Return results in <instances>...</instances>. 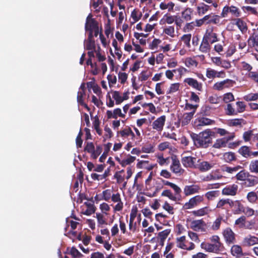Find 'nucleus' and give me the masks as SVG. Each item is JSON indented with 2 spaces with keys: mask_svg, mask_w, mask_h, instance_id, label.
<instances>
[{
  "mask_svg": "<svg viewBox=\"0 0 258 258\" xmlns=\"http://www.w3.org/2000/svg\"><path fill=\"white\" fill-rule=\"evenodd\" d=\"M201 247L202 249L209 252L217 253L220 250V248L217 247L216 245H214L213 243H210L208 242H202L201 244Z\"/></svg>",
  "mask_w": 258,
  "mask_h": 258,
  "instance_id": "26",
  "label": "nucleus"
},
{
  "mask_svg": "<svg viewBox=\"0 0 258 258\" xmlns=\"http://www.w3.org/2000/svg\"><path fill=\"white\" fill-rule=\"evenodd\" d=\"M239 153L245 157L250 156V150L247 146L241 147L239 150Z\"/></svg>",
  "mask_w": 258,
  "mask_h": 258,
  "instance_id": "56",
  "label": "nucleus"
},
{
  "mask_svg": "<svg viewBox=\"0 0 258 258\" xmlns=\"http://www.w3.org/2000/svg\"><path fill=\"white\" fill-rule=\"evenodd\" d=\"M93 36L89 34L88 39L84 42L85 48L89 50L88 54L90 57H94V51L96 50L95 41L93 39Z\"/></svg>",
  "mask_w": 258,
  "mask_h": 258,
  "instance_id": "8",
  "label": "nucleus"
},
{
  "mask_svg": "<svg viewBox=\"0 0 258 258\" xmlns=\"http://www.w3.org/2000/svg\"><path fill=\"white\" fill-rule=\"evenodd\" d=\"M242 123H244V120L242 119L236 118L231 119L228 121V124L232 126L240 125Z\"/></svg>",
  "mask_w": 258,
  "mask_h": 258,
  "instance_id": "60",
  "label": "nucleus"
},
{
  "mask_svg": "<svg viewBox=\"0 0 258 258\" xmlns=\"http://www.w3.org/2000/svg\"><path fill=\"white\" fill-rule=\"evenodd\" d=\"M175 243L177 247L184 250H191L195 248V244L186 240L185 236L177 237L175 239Z\"/></svg>",
  "mask_w": 258,
  "mask_h": 258,
  "instance_id": "3",
  "label": "nucleus"
},
{
  "mask_svg": "<svg viewBox=\"0 0 258 258\" xmlns=\"http://www.w3.org/2000/svg\"><path fill=\"white\" fill-rule=\"evenodd\" d=\"M229 13L235 17H239L241 14L240 11L237 7L234 6H225L222 9L221 16L222 18H225L227 17Z\"/></svg>",
  "mask_w": 258,
  "mask_h": 258,
  "instance_id": "5",
  "label": "nucleus"
},
{
  "mask_svg": "<svg viewBox=\"0 0 258 258\" xmlns=\"http://www.w3.org/2000/svg\"><path fill=\"white\" fill-rule=\"evenodd\" d=\"M244 99L247 101H255L258 99V93H249L243 97Z\"/></svg>",
  "mask_w": 258,
  "mask_h": 258,
  "instance_id": "62",
  "label": "nucleus"
},
{
  "mask_svg": "<svg viewBox=\"0 0 258 258\" xmlns=\"http://www.w3.org/2000/svg\"><path fill=\"white\" fill-rule=\"evenodd\" d=\"M170 170L178 176L182 175L184 171V170L181 167L179 161L175 159L172 160L170 165Z\"/></svg>",
  "mask_w": 258,
  "mask_h": 258,
  "instance_id": "18",
  "label": "nucleus"
},
{
  "mask_svg": "<svg viewBox=\"0 0 258 258\" xmlns=\"http://www.w3.org/2000/svg\"><path fill=\"white\" fill-rule=\"evenodd\" d=\"M129 92H125L120 93L117 91H114L112 92V98L115 101L116 104H120L123 101L126 100L129 98Z\"/></svg>",
  "mask_w": 258,
  "mask_h": 258,
  "instance_id": "9",
  "label": "nucleus"
},
{
  "mask_svg": "<svg viewBox=\"0 0 258 258\" xmlns=\"http://www.w3.org/2000/svg\"><path fill=\"white\" fill-rule=\"evenodd\" d=\"M192 13V9L190 8H187L182 12V17L186 21H189L191 19Z\"/></svg>",
  "mask_w": 258,
  "mask_h": 258,
  "instance_id": "48",
  "label": "nucleus"
},
{
  "mask_svg": "<svg viewBox=\"0 0 258 258\" xmlns=\"http://www.w3.org/2000/svg\"><path fill=\"white\" fill-rule=\"evenodd\" d=\"M231 254L237 257H240L243 255V251L242 247L239 245H233L231 248Z\"/></svg>",
  "mask_w": 258,
  "mask_h": 258,
  "instance_id": "33",
  "label": "nucleus"
},
{
  "mask_svg": "<svg viewBox=\"0 0 258 258\" xmlns=\"http://www.w3.org/2000/svg\"><path fill=\"white\" fill-rule=\"evenodd\" d=\"M209 15L210 17V19L208 20H207L208 21L207 22V24L213 23L215 24H217L219 23V22L220 21V17L219 16L215 15L213 14H211Z\"/></svg>",
  "mask_w": 258,
  "mask_h": 258,
  "instance_id": "52",
  "label": "nucleus"
},
{
  "mask_svg": "<svg viewBox=\"0 0 258 258\" xmlns=\"http://www.w3.org/2000/svg\"><path fill=\"white\" fill-rule=\"evenodd\" d=\"M152 75V73L149 70L142 71L138 76V80L141 82L147 81Z\"/></svg>",
  "mask_w": 258,
  "mask_h": 258,
  "instance_id": "36",
  "label": "nucleus"
},
{
  "mask_svg": "<svg viewBox=\"0 0 258 258\" xmlns=\"http://www.w3.org/2000/svg\"><path fill=\"white\" fill-rule=\"evenodd\" d=\"M176 16L166 14L159 21L160 25H171L175 21Z\"/></svg>",
  "mask_w": 258,
  "mask_h": 258,
  "instance_id": "25",
  "label": "nucleus"
},
{
  "mask_svg": "<svg viewBox=\"0 0 258 258\" xmlns=\"http://www.w3.org/2000/svg\"><path fill=\"white\" fill-rule=\"evenodd\" d=\"M211 212V209L207 206L192 211V214L196 217H202L208 215Z\"/></svg>",
  "mask_w": 258,
  "mask_h": 258,
  "instance_id": "29",
  "label": "nucleus"
},
{
  "mask_svg": "<svg viewBox=\"0 0 258 258\" xmlns=\"http://www.w3.org/2000/svg\"><path fill=\"white\" fill-rule=\"evenodd\" d=\"M190 227L194 231L202 232H207L208 229L207 224L202 219L195 220L191 221Z\"/></svg>",
  "mask_w": 258,
  "mask_h": 258,
  "instance_id": "4",
  "label": "nucleus"
},
{
  "mask_svg": "<svg viewBox=\"0 0 258 258\" xmlns=\"http://www.w3.org/2000/svg\"><path fill=\"white\" fill-rule=\"evenodd\" d=\"M175 5L172 2H169L167 3L162 2L160 4V9L162 10H168L169 12L172 11Z\"/></svg>",
  "mask_w": 258,
  "mask_h": 258,
  "instance_id": "45",
  "label": "nucleus"
},
{
  "mask_svg": "<svg viewBox=\"0 0 258 258\" xmlns=\"http://www.w3.org/2000/svg\"><path fill=\"white\" fill-rule=\"evenodd\" d=\"M201 189L200 186L197 184L185 185L183 188V193L185 196L198 194Z\"/></svg>",
  "mask_w": 258,
  "mask_h": 258,
  "instance_id": "16",
  "label": "nucleus"
},
{
  "mask_svg": "<svg viewBox=\"0 0 258 258\" xmlns=\"http://www.w3.org/2000/svg\"><path fill=\"white\" fill-rule=\"evenodd\" d=\"M210 43L203 38L200 46V50L203 53L209 52L211 49Z\"/></svg>",
  "mask_w": 258,
  "mask_h": 258,
  "instance_id": "40",
  "label": "nucleus"
},
{
  "mask_svg": "<svg viewBox=\"0 0 258 258\" xmlns=\"http://www.w3.org/2000/svg\"><path fill=\"white\" fill-rule=\"evenodd\" d=\"M204 40H207L209 43L212 44L218 41L217 34L213 32L212 27L207 29L206 32L203 37Z\"/></svg>",
  "mask_w": 258,
  "mask_h": 258,
  "instance_id": "15",
  "label": "nucleus"
},
{
  "mask_svg": "<svg viewBox=\"0 0 258 258\" xmlns=\"http://www.w3.org/2000/svg\"><path fill=\"white\" fill-rule=\"evenodd\" d=\"M93 127L99 135H102V131L100 128V121L98 117L95 116L93 119Z\"/></svg>",
  "mask_w": 258,
  "mask_h": 258,
  "instance_id": "47",
  "label": "nucleus"
},
{
  "mask_svg": "<svg viewBox=\"0 0 258 258\" xmlns=\"http://www.w3.org/2000/svg\"><path fill=\"white\" fill-rule=\"evenodd\" d=\"M223 235L227 243H233L235 242V234L230 228H227L223 230Z\"/></svg>",
  "mask_w": 258,
  "mask_h": 258,
  "instance_id": "20",
  "label": "nucleus"
},
{
  "mask_svg": "<svg viewBox=\"0 0 258 258\" xmlns=\"http://www.w3.org/2000/svg\"><path fill=\"white\" fill-rule=\"evenodd\" d=\"M238 188V185L235 184L227 185L222 189V194L225 196H235L237 194Z\"/></svg>",
  "mask_w": 258,
  "mask_h": 258,
  "instance_id": "19",
  "label": "nucleus"
},
{
  "mask_svg": "<svg viewBox=\"0 0 258 258\" xmlns=\"http://www.w3.org/2000/svg\"><path fill=\"white\" fill-rule=\"evenodd\" d=\"M230 208L234 214H240L243 211L244 206L239 200L233 201L231 200Z\"/></svg>",
  "mask_w": 258,
  "mask_h": 258,
  "instance_id": "12",
  "label": "nucleus"
},
{
  "mask_svg": "<svg viewBox=\"0 0 258 258\" xmlns=\"http://www.w3.org/2000/svg\"><path fill=\"white\" fill-rule=\"evenodd\" d=\"M234 81L226 79L222 81L217 82L215 83L213 86L214 90L221 91L225 88H228L233 85Z\"/></svg>",
  "mask_w": 258,
  "mask_h": 258,
  "instance_id": "10",
  "label": "nucleus"
},
{
  "mask_svg": "<svg viewBox=\"0 0 258 258\" xmlns=\"http://www.w3.org/2000/svg\"><path fill=\"white\" fill-rule=\"evenodd\" d=\"M136 160V157L132 156H128L122 160H118L120 164L123 166H126L133 163Z\"/></svg>",
  "mask_w": 258,
  "mask_h": 258,
  "instance_id": "44",
  "label": "nucleus"
},
{
  "mask_svg": "<svg viewBox=\"0 0 258 258\" xmlns=\"http://www.w3.org/2000/svg\"><path fill=\"white\" fill-rule=\"evenodd\" d=\"M117 136H120L123 138H126L128 137H131L132 139H133L134 138H135V135L130 127H126L120 131L117 132Z\"/></svg>",
  "mask_w": 258,
  "mask_h": 258,
  "instance_id": "28",
  "label": "nucleus"
},
{
  "mask_svg": "<svg viewBox=\"0 0 258 258\" xmlns=\"http://www.w3.org/2000/svg\"><path fill=\"white\" fill-rule=\"evenodd\" d=\"M177 31L174 26H164L163 28L162 33L163 35L173 38L177 36Z\"/></svg>",
  "mask_w": 258,
  "mask_h": 258,
  "instance_id": "22",
  "label": "nucleus"
},
{
  "mask_svg": "<svg viewBox=\"0 0 258 258\" xmlns=\"http://www.w3.org/2000/svg\"><path fill=\"white\" fill-rule=\"evenodd\" d=\"M161 196L167 197L170 200L174 202H176L177 200L176 196L174 195L173 194L169 189L164 190L161 193Z\"/></svg>",
  "mask_w": 258,
  "mask_h": 258,
  "instance_id": "50",
  "label": "nucleus"
},
{
  "mask_svg": "<svg viewBox=\"0 0 258 258\" xmlns=\"http://www.w3.org/2000/svg\"><path fill=\"white\" fill-rule=\"evenodd\" d=\"M248 175V173H246L244 170H241L236 174V178L238 180L244 181L246 179Z\"/></svg>",
  "mask_w": 258,
  "mask_h": 258,
  "instance_id": "64",
  "label": "nucleus"
},
{
  "mask_svg": "<svg viewBox=\"0 0 258 258\" xmlns=\"http://www.w3.org/2000/svg\"><path fill=\"white\" fill-rule=\"evenodd\" d=\"M233 24H235L242 32H245L247 30L246 25L240 19H236L233 20Z\"/></svg>",
  "mask_w": 258,
  "mask_h": 258,
  "instance_id": "42",
  "label": "nucleus"
},
{
  "mask_svg": "<svg viewBox=\"0 0 258 258\" xmlns=\"http://www.w3.org/2000/svg\"><path fill=\"white\" fill-rule=\"evenodd\" d=\"M214 122L213 120L206 117H200L195 121V124L197 126L210 125Z\"/></svg>",
  "mask_w": 258,
  "mask_h": 258,
  "instance_id": "35",
  "label": "nucleus"
},
{
  "mask_svg": "<svg viewBox=\"0 0 258 258\" xmlns=\"http://www.w3.org/2000/svg\"><path fill=\"white\" fill-rule=\"evenodd\" d=\"M85 204L87 206V209L84 211V214L89 216L95 213L96 208L94 204L90 203H86Z\"/></svg>",
  "mask_w": 258,
  "mask_h": 258,
  "instance_id": "46",
  "label": "nucleus"
},
{
  "mask_svg": "<svg viewBox=\"0 0 258 258\" xmlns=\"http://www.w3.org/2000/svg\"><path fill=\"white\" fill-rule=\"evenodd\" d=\"M179 83H173L171 84L168 90L167 91V94H172L178 91L179 88Z\"/></svg>",
  "mask_w": 258,
  "mask_h": 258,
  "instance_id": "59",
  "label": "nucleus"
},
{
  "mask_svg": "<svg viewBox=\"0 0 258 258\" xmlns=\"http://www.w3.org/2000/svg\"><path fill=\"white\" fill-rule=\"evenodd\" d=\"M99 208L101 212L106 215H108V212L110 210V206L106 203L101 204Z\"/></svg>",
  "mask_w": 258,
  "mask_h": 258,
  "instance_id": "63",
  "label": "nucleus"
},
{
  "mask_svg": "<svg viewBox=\"0 0 258 258\" xmlns=\"http://www.w3.org/2000/svg\"><path fill=\"white\" fill-rule=\"evenodd\" d=\"M223 176L221 174L219 169L212 171L209 174L204 176L203 180L204 181H215L221 179Z\"/></svg>",
  "mask_w": 258,
  "mask_h": 258,
  "instance_id": "17",
  "label": "nucleus"
},
{
  "mask_svg": "<svg viewBox=\"0 0 258 258\" xmlns=\"http://www.w3.org/2000/svg\"><path fill=\"white\" fill-rule=\"evenodd\" d=\"M165 120L166 116L165 115H162L157 118L152 123V126L153 129L159 132H161L163 129Z\"/></svg>",
  "mask_w": 258,
  "mask_h": 258,
  "instance_id": "14",
  "label": "nucleus"
},
{
  "mask_svg": "<svg viewBox=\"0 0 258 258\" xmlns=\"http://www.w3.org/2000/svg\"><path fill=\"white\" fill-rule=\"evenodd\" d=\"M142 16V14L139 11L134 10L132 12L131 23L133 24L139 21Z\"/></svg>",
  "mask_w": 258,
  "mask_h": 258,
  "instance_id": "37",
  "label": "nucleus"
},
{
  "mask_svg": "<svg viewBox=\"0 0 258 258\" xmlns=\"http://www.w3.org/2000/svg\"><path fill=\"white\" fill-rule=\"evenodd\" d=\"M248 45L250 47H254L255 50L258 52V33L254 32L248 39Z\"/></svg>",
  "mask_w": 258,
  "mask_h": 258,
  "instance_id": "30",
  "label": "nucleus"
},
{
  "mask_svg": "<svg viewBox=\"0 0 258 258\" xmlns=\"http://www.w3.org/2000/svg\"><path fill=\"white\" fill-rule=\"evenodd\" d=\"M161 40L159 39L155 38L149 44V48L151 50H156L158 45L161 43Z\"/></svg>",
  "mask_w": 258,
  "mask_h": 258,
  "instance_id": "61",
  "label": "nucleus"
},
{
  "mask_svg": "<svg viewBox=\"0 0 258 258\" xmlns=\"http://www.w3.org/2000/svg\"><path fill=\"white\" fill-rule=\"evenodd\" d=\"M210 10L211 6L206 4L204 2L199 4L196 8L197 13L199 16H203Z\"/></svg>",
  "mask_w": 258,
  "mask_h": 258,
  "instance_id": "23",
  "label": "nucleus"
},
{
  "mask_svg": "<svg viewBox=\"0 0 258 258\" xmlns=\"http://www.w3.org/2000/svg\"><path fill=\"white\" fill-rule=\"evenodd\" d=\"M204 196L201 195H197L191 198L184 204L183 208L184 209H190L197 206L200 203L204 201Z\"/></svg>",
  "mask_w": 258,
  "mask_h": 258,
  "instance_id": "6",
  "label": "nucleus"
},
{
  "mask_svg": "<svg viewBox=\"0 0 258 258\" xmlns=\"http://www.w3.org/2000/svg\"><path fill=\"white\" fill-rule=\"evenodd\" d=\"M258 243V238L252 235L245 237L242 241V244L245 246H250Z\"/></svg>",
  "mask_w": 258,
  "mask_h": 258,
  "instance_id": "27",
  "label": "nucleus"
},
{
  "mask_svg": "<svg viewBox=\"0 0 258 258\" xmlns=\"http://www.w3.org/2000/svg\"><path fill=\"white\" fill-rule=\"evenodd\" d=\"M162 183L165 185H168L171 187L174 191L176 195H179L180 194L181 191V188L176 184L169 182L167 180H162Z\"/></svg>",
  "mask_w": 258,
  "mask_h": 258,
  "instance_id": "39",
  "label": "nucleus"
},
{
  "mask_svg": "<svg viewBox=\"0 0 258 258\" xmlns=\"http://www.w3.org/2000/svg\"><path fill=\"white\" fill-rule=\"evenodd\" d=\"M137 167L139 169H145L147 170H151L154 167V165L150 164L148 161L138 160Z\"/></svg>",
  "mask_w": 258,
  "mask_h": 258,
  "instance_id": "31",
  "label": "nucleus"
},
{
  "mask_svg": "<svg viewBox=\"0 0 258 258\" xmlns=\"http://www.w3.org/2000/svg\"><path fill=\"white\" fill-rule=\"evenodd\" d=\"M184 82L198 91H202L203 90L202 83L199 82L197 80L194 78H186L184 79Z\"/></svg>",
  "mask_w": 258,
  "mask_h": 258,
  "instance_id": "21",
  "label": "nucleus"
},
{
  "mask_svg": "<svg viewBox=\"0 0 258 258\" xmlns=\"http://www.w3.org/2000/svg\"><path fill=\"white\" fill-rule=\"evenodd\" d=\"M215 165V163L213 162L203 161L198 164L197 168L202 172H206L213 168Z\"/></svg>",
  "mask_w": 258,
  "mask_h": 258,
  "instance_id": "24",
  "label": "nucleus"
},
{
  "mask_svg": "<svg viewBox=\"0 0 258 258\" xmlns=\"http://www.w3.org/2000/svg\"><path fill=\"white\" fill-rule=\"evenodd\" d=\"M67 224L68 225L67 227L66 228V233L65 235H69L72 234L74 236L77 235V232L74 231L79 224V223L76 221H74L69 218L67 219Z\"/></svg>",
  "mask_w": 258,
  "mask_h": 258,
  "instance_id": "11",
  "label": "nucleus"
},
{
  "mask_svg": "<svg viewBox=\"0 0 258 258\" xmlns=\"http://www.w3.org/2000/svg\"><path fill=\"white\" fill-rule=\"evenodd\" d=\"M191 35L190 34H184L180 38V40L183 42L184 44L188 48L191 46L190 40Z\"/></svg>",
  "mask_w": 258,
  "mask_h": 258,
  "instance_id": "49",
  "label": "nucleus"
},
{
  "mask_svg": "<svg viewBox=\"0 0 258 258\" xmlns=\"http://www.w3.org/2000/svg\"><path fill=\"white\" fill-rule=\"evenodd\" d=\"M111 201L116 204L113 206L114 212L121 211L123 208V203L121 200V196L119 193H113L111 198Z\"/></svg>",
  "mask_w": 258,
  "mask_h": 258,
  "instance_id": "7",
  "label": "nucleus"
},
{
  "mask_svg": "<svg viewBox=\"0 0 258 258\" xmlns=\"http://www.w3.org/2000/svg\"><path fill=\"white\" fill-rule=\"evenodd\" d=\"M235 225L240 228L251 229V226L246 225V218L244 216H242L236 220Z\"/></svg>",
  "mask_w": 258,
  "mask_h": 258,
  "instance_id": "34",
  "label": "nucleus"
},
{
  "mask_svg": "<svg viewBox=\"0 0 258 258\" xmlns=\"http://www.w3.org/2000/svg\"><path fill=\"white\" fill-rule=\"evenodd\" d=\"M247 199L250 203H254L257 199L258 200L257 192L255 193L253 191L248 192Z\"/></svg>",
  "mask_w": 258,
  "mask_h": 258,
  "instance_id": "55",
  "label": "nucleus"
},
{
  "mask_svg": "<svg viewBox=\"0 0 258 258\" xmlns=\"http://www.w3.org/2000/svg\"><path fill=\"white\" fill-rule=\"evenodd\" d=\"M249 170L252 173H258V160H252L249 165Z\"/></svg>",
  "mask_w": 258,
  "mask_h": 258,
  "instance_id": "51",
  "label": "nucleus"
},
{
  "mask_svg": "<svg viewBox=\"0 0 258 258\" xmlns=\"http://www.w3.org/2000/svg\"><path fill=\"white\" fill-rule=\"evenodd\" d=\"M85 91L83 90H79L77 96V101L78 102L85 107H87L86 104L84 102V96L85 95Z\"/></svg>",
  "mask_w": 258,
  "mask_h": 258,
  "instance_id": "57",
  "label": "nucleus"
},
{
  "mask_svg": "<svg viewBox=\"0 0 258 258\" xmlns=\"http://www.w3.org/2000/svg\"><path fill=\"white\" fill-rule=\"evenodd\" d=\"M195 158L190 156H186L182 157L181 162L184 167L192 168L195 167Z\"/></svg>",
  "mask_w": 258,
  "mask_h": 258,
  "instance_id": "32",
  "label": "nucleus"
},
{
  "mask_svg": "<svg viewBox=\"0 0 258 258\" xmlns=\"http://www.w3.org/2000/svg\"><path fill=\"white\" fill-rule=\"evenodd\" d=\"M171 230L170 229H167L158 233V237L162 245L164 244L165 239L167 238Z\"/></svg>",
  "mask_w": 258,
  "mask_h": 258,
  "instance_id": "38",
  "label": "nucleus"
},
{
  "mask_svg": "<svg viewBox=\"0 0 258 258\" xmlns=\"http://www.w3.org/2000/svg\"><path fill=\"white\" fill-rule=\"evenodd\" d=\"M223 159L226 162H230L235 160V155L232 152H227L223 155Z\"/></svg>",
  "mask_w": 258,
  "mask_h": 258,
  "instance_id": "53",
  "label": "nucleus"
},
{
  "mask_svg": "<svg viewBox=\"0 0 258 258\" xmlns=\"http://www.w3.org/2000/svg\"><path fill=\"white\" fill-rule=\"evenodd\" d=\"M222 219V217H219L214 221L211 227L212 230L216 231L220 228Z\"/></svg>",
  "mask_w": 258,
  "mask_h": 258,
  "instance_id": "58",
  "label": "nucleus"
},
{
  "mask_svg": "<svg viewBox=\"0 0 258 258\" xmlns=\"http://www.w3.org/2000/svg\"><path fill=\"white\" fill-rule=\"evenodd\" d=\"M234 137V135L232 134L228 137L217 139L213 144V147L216 149L226 147L228 142L232 140Z\"/></svg>",
  "mask_w": 258,
  "mask_h": 258,
  "instance_id": "13",
  "label": "nucleus"
},
{
  "mask_svg": "<svg viewBox=\"0 0 258 258\" xmlns=\"http://www.w3.org/2000/svg\"><path fill=\"white\" fill-rule=\"evenodd\" d=\"M113 194V193L112 189H105V190H103L101 194V196L102 197L101 199L108 202L111 199Z\"/></svg>",
  "mask_w": 258,
  "mask_h": 258,
  "instance_id": "43",
  "label": "nucleus"
},
{
  "mask_svg": "<svg viewBox=\"0 0 258 258\" xmlns=\"http://www.w3.org/2000/svg\"><path fill=\"white\" fill-rule=\"evenodd\" d=\"M214 133L207 129L201 132L199 135L193 134L191 137L195 146L197 147L206 148L211 142L212 137Z\"/></svg>",
  "mask_w": 258,
  "mask_h": 258,
  "instance_id": "1",
  "label": "nucleus"
},
{
  "mask_svg": "<svg viewBox=\"0 0 258 258\" xmlns=\"http://www.w3.org/2000/svg\"><path fill=\"white\" fill-rule=\"evenodd\" d=\"M85 29L89 31V34L97 36L99 33V29L97 22L92 18V15L89 14L86 19Z\"/></svg>",
  "mask_w": 258,
  "mask_h": 258,
  "instance_id": "2",
  "label": "nucleus"
},
{
  "mask_svg": "<svg viewBox=\"0 0 258 258\" xmlns=\"http://www.w3.org/2000/svg\"><path fill=\"white\" fill-rule=\"evenodd\" d=\"M210 17L209 15H206L202 19L196 20L194 22V25L196 27H201L210 19Z\"/></svg>",
  "mask_w": 258,
  "mask_h": 258,
  "instance_id": "54",
  "label": "nucleus"
},
{
  "mask_svg": "<svg viewBox=\"0 0 258 258\" xmlns=\"http://www.w3.org/2000/svg\"><path fill=\"white\" fill-rule=\"evenodd\" d=\"M195 111H191L188 113H185L183 114L181 121L182 125H185L187 124L192 118Z\"/></svg>",
  "mask_w": 258,
  "mask_h": 258,
  "instance_id": "41",
  "label": "nucleus"
}]
</instances>
